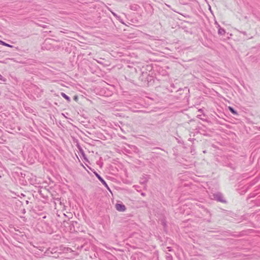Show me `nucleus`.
<instances>
[{
	"mask_svg": "<svg viewBox=\"0 0 260 260\" xmlns=\"http://www.w3.org/2000/svg\"><path fill=\"white\" fill-rule=\"evenodd\" d=\"M93 173L98 179L102 183V184L107 188V189L111 192V190L107 184L106 182L103 179V178L95 171L93 172Z\"/></svg>",
	"mask_w": 260,
	"mask_h": 260,
	"instance_id": "1",
	"label": "nucleus"
},
{
	"mask_svg": "<svg viewBox=\"0 0 260 260\" xmlns=\"http://www.w3.org/2000/svg\"><path fill=\"white\" fill-rule=\"evenodd\" d=\"M252 38V37H248V39H251Z\"/></svg>",
	"mask_w": 260,
	"mask_h": 260,
	"instance_id": "18",
	"label": "nucleus"
},
{
	"mask_svg": "<svg viewBox=\"0 0 260 260\" xmlns=\"http://www.w3.org/2000/svg\"><path fill=\"white\" fill-rule=\"evenodd\" d=\"M147 181V180L146 179H145L144 180L141 181V183L145 184Z\"/></svg>",
	"mask_w": 260,
	"mask_h": 260,
	"instance_id": "12",
	"label": "nucleus"
},
{
	"mask_svg": "<svg viewBox=\"0 0 260 260\" xmlns=\"http://www.w3.org/2000/svg\"><path fill=\"white\" fill-rule=\"evenodd\" d=\"M0 42L2 44L5 45V46H10V45L6 43H5L4 42L2 41H0Z\"/></svg>",
	"mask_w": 260,
	"mask_h": 260,
	"instance_id": "11",
	"label": "nucleus"
},
{
	"mask_svg": "<svg viewBox=\"0 0 260 260\" xmlns=\"http://www.w3.org/2000/svg\"><path fill=\"white\" fill-rule=\"evenodd\" d=\"M228 109L234 115H237L238 114L237 112L233 107H232L231 106H229L228 107Z\"/></svg>",
	"mask_w": 260,
	"mask_h": 260,
	"instance_id": "6",
	"label": "nucleus"
},
{
	"mask_svg": "<svg viewBox=\"0 0 260 260\" xmlns=\"http://www.w3.org/2000/svg\"><path fill=\"white\" fill-rule=\"evenodd\" d=\"M115 207L117 210L120 212L124 211L126 209L125 206L121 204H116Z\"/></svg>",
	"mask_w": 260,
	"mask_h": 260,
	"instance_id": "3",
	"label": "nucleus"
},
{
	"mask_svg": "<svg viewBox=\"0 0 260 260\" xmlns=\"http://www.w3.org/2000/svg\"><path fill=\"white\" fill-rule=\"evenodd\" d=\"M65 250H66L67 251H68L69 250V248H64Z\"/></svg>",
	"mask_w": 260,
	"mask_h": 260,
	"instance_id": "16",
	"label": "nucleus"
},
{
	"mask_svg": "<svg viewBox=\"0 0 260 260\" xmlns=\"http://www.w3.org/2000/svg\"><path fill=\"white\" fill-rule=\"evenodd\" d=\"M240 33L242 34L243 35H244L245 36L247 35V33L246 31H240Z\"/></svg>",
	"mask_w": 260,
	"mask_h": 260,
	"instance_id": "13",
	"label": "nucleus"
},
{
	"mask_svg": "<svg viewBox=\"0 0 260 260\" xmlns=\"http://www.w3.org/2000/svg\"><path fill=\"white\" fill-rule=\"evenodd\" d=\"M141 194H142L143 196H144L145 195V193H143V192H142V193H141Z\"/></svg>",
	"mask_w": 260,
	"mask_h": 260,
	"instance_id": "17",
	"label": "nucleus"
},
{
	"mask_svg": "<svg viewBox=\"0 0 260 260\" xmlns=\"http://www.w3.org/2000/svg\"><path fill=\"white\" fill-rule=\"evenodd\" d=\"M50 41V39H46L45 40V42H44V46H43V47H45V45H47L48 43H49V41Z\"/></svg>",
	"mask_w": 260,
	"mask_h": 260,
	"instance_id": "10",
	"label": "nucleus"
},
{
	"mask_svg": "<svg viewBox=\"0 0 260 260\" xmlns=\"http://www.w3.org/2000/svg\"><path fill=\"white\" fill-rule=\"evenodd\" d=\"M167 260H172L173 259L172 256L170 254L167 253Z\"/></svg>",
	"mask_w": 260,
	"mask_h": 260,
	"instance_id": "9",
	"label": "nucleus"
},
{
	"mask_svg": "<svg viewBox=\"0 0 260 260\" xmlns=\"http://www.w3.org/2000/svg\"><path fill=\"white\" fill-rule=\"evenodd\" d=\"M217 25H218V34H219L220 35H224V34L225 33V30L223 28L220 27V26L219 24H217Z\"/></svg>",
	"mask_w": 260,
	"mask_h": 260,
	"instance_id": "4",
	"label": "nucleus"
},
{
	"mask_svg": "<svg viewBox=\"0 0 260 260\" xmlns=\"http://www.w3.org/2000/svg\"><path fill=\"white\" fill-rule=\"evenodd\" d=\"M167 249H168V251H172V248L171 247H168Z\"/></svg>",
	"mask_w": 260,
	"mask_h": 260,
	"instance_id": "14",
	"label": "nucleus"
},
{
	"mask_svg": "<svg viewBox=\"0 0 260 260\" xmlns=\"http://www.w3.org/2000/svg\"><path fill=\"white\" fill-rule=\"evenodd\" d=\"M50 252L51 253L53 254V253H55L56 252H58V253H61V252L60 251H58V248L56 247V248H52L51 249V250H50Z\"/></svg>",
	"mask_w": 260,
	"mask_h": 260,
	"instance_id": "7",
	"label": "nucleus"
},
{
	"mask_svg": "<svg viewBox=\"0 0 260 260\" xmlns=\"http://www.w3.org/2000/svg\"><path fill=\"white\" fill-rule=\"evenodd\" d=\"M47 251H48V252H47V253H49V251H50V250H49V249H48Z\"/></svg>",
	"mask_w": 260,
	"mask_h": 260,
	"instance_id": "19",
	"label": "nucleus"
},
{
	"mask_svg": "<svg viewBox=\"0 0 260 260\" xmlns=\"http://www.w3.org/2000/svg\"><path fill=\"white\" fill-rule=\"evenodd\" d=\"M139 8V6L136 4H134L130 6V9L133 11H137Z\"/></svg>",
	"mask_w": 260,
	"mask_h": 260,
	"instance_id": "5",
	"label": "nucleus"
},
{
	"mask_svg": "<svg viewBox=\"0 0 260 260\" xmlns=\"http://www.w3.org/2000/svg\"><path fill=\"white\" fill-rule=\"evenodd\" d=\"M3 77L0 74V80H2Z\"/></svg>",
	"mask_w": 260,
	"mask_h": 260,
	"instance_id": "15",
	"label": "nucleus"
},
{
	"mask_svg": "<svg viewBox=\"0 0 260 260\" xmlns=\"http://www.w3.org/2000/svg\"><path fill=\"white\" fill-rule=\"evenodd\" d=\"M61 95L65 99H66L68 101H70L71 100H70V97L68 95H67V94H66L64 93L61 92Z\"/></svg>",
	"mask_w": 260,
	"mask_h": 260,
	"instance_id": "8",
	"label": "nucleus"
},
{
	"mask_svg": "<svg viewBox=\"0 0 260 260\" xmlns=\"http://www.w3.org/2000/svg\"><path fill=\"white\" fill-rule=\"evenodd\" d=\"M214 198L215 200H217V201H219L221 202H224L225 201L223 199V196L220 193H216L214 194Z\"/></svg>",
	"mask_w": 260,
	"mask_h": 260,
	"instance_id": "2",
	"label": "nucleus"
}]
</instances>
